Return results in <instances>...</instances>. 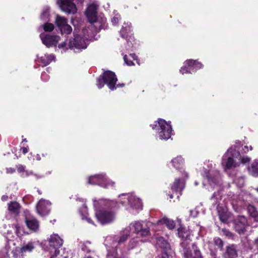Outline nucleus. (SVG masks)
Returning <instances> with one entry per match:
<instances>
[{"label":"nucleus","mask_w":258,"mask_h":258,"mask_svg":"<svg viewBox=\"0 0 258 258\" xmlns=\"http://www.w3.org/2000/svg\"><path fill=\"white\" fill-rule=\"evenodd\" d=\"M242 197L237 199V196L234 194H230L228 195H223L221 191H218L217 192H214L211 200L213 201V203L217 206V209L218 213L220 220L223 222V224H228L230 221L231 214L228 210L226 204H227V200L231 202V204L236 212H239L242 209L243 205L242 203V201L244 202L247 201L248 195L245 196L244 197L241 196Z\"/></svg>","instance_id":"nucleus-1"},{"label":"nucleus","mask_w":258,"mask_h":258,"mask_svg":"<svg viewBox=\"0 0 258 258\" xmlns=\"http://www.w3.org/2000/svg\"><path fill=\"white\" fill-rule=\"evenodd\" d=\"M95 216L101 224H109L115 219L113 209L117 206V202L106 199H93Z\"/></svg>","instance_id":"nucleus-2"},{"label":"nucleus","mask_w":258,"mask_h":258,"mask_svg":"<svg viewBox=\"0 0 258 258\" xmlns=\"http://www.w3.org/2000/svg\"><path fill=\"white\" fill-rule=\"evenodd\" d=\"M238 145H235L230 148L223 156L221 165L225 170L235 168L240 164L248 163L251 158L247 156H242L238 151V146L242 145L238 142Z\"/></svg>","instance_id":"nucleus-3"},{"label":"nucleus","mask_w":258,"mask_h":258,"mask_svg":"<svg viewBox=\"0 0 258 258\" xmlns=\"http://www.w3.org/2000/svg\"><path fill=\"white\" fill-rule=\"evenodd\" d=\"M98 6L95 3L88 5L85 12V15L88 21L91 24H94L96 31L105 29L107 28L106 18L102 15H97Z\"/></svg>","instance_id":"nucleus-4"},{"label":"nucleus","mask_w":258,"mask_h":258,"mask_svg":"<svg viewBox=\"0 0 258 258\" xmlns=\"http://www.w3.org/2000/svg\"><path fill=\"white\" fill-rule=\"evenodd\" d=\"M202 175L204 177L203 186L209 191L221 186V178L219 171L213 167L212 165L211 168L208 170H205Z\"/></svg>","instance_id":"nucleus-5"},{"label":"nucleus","mask_w":258,"mask_h":258,"mask_svg":"<svg viewBox=\"0 0 258 258\" xmlns=\"http://www.w3.org/2000/svg\"><path fill=\"white\" fill-rule=\"evenodd\" d=\"M153 130L155 131L156 136L161 140H167L172 135V128L170 122L164 119H159L150 125Z\"/></svg>","instance_id":"nucleus-6"},{"label":"nucleus","mask_w":258,"mask_h":258,"mask_svg":"<svg viewBox=\"0 0 258 258\" xmlns=\"http://www.w3.org/2000/svg\"><path fill=\"white\" fill-rule=\"evenodd\" d=\"M48 250L50 255V258H68V254L63 252L60 253L59 248L62 245L63 240L58 234H53L48 238Z\"/></svg>","instance_id":"nucleus-7"},{"label":"nucleus","mask_w":258,"mask_h":258,"mask_svg":"<svg viewBox=\"0 0 258 258\" xmlns=\"http://www.w3.org/2000/svg\"><path fill=\"white\" fill-rule=\"evenodd\" d=\"M117 81V79L115 73L110 71H107L98 78L96 85L99 89H101L105 84H106L108 87L113 91L117 87L124 86L123 84H118L116 86Z\"/></svg>","instance_id":"nucleus-8"},{"label":"nucleus","mask_w":258,"mask_h":258,"mask_svg":"<svg viewBox=\"0 0 258 258\" xmlns=\"http://www.w3.org/2000/svg\"><path fill=\"white\" fill-rule=\"evenodd\" d=\"M118 202L123 206H128L133 210L138 213L142 209V203L134 193L122 194L118 196Z\"/></svg>","instance_id":"nucleus-9"},{"label":"nucleus","mask_w":258,"mask_h":258,"mask_svg":"<svg viewBox=\"0 0 258 258\" xmlns=\"http://www.w3.org/2000/svg\"><path fill=\"white\" fill-rule=\"evenodd\" d=\"M87 182L89 184L98 185L104 188H112L115 185V182L108 178L104 173L89 176Z\"/></svg>","instance_id":"nucleus-10"},{"label":"nucleus","mask_w":258,"mask_h":258,"mask_svg":"<svg viewBox=\"0 0 258 258\" xmlns=\"http://www.w3.org/2000/svg\"><path fill=\"white\" fill-rule=\"evenodd\" d=\"M203 68V64L196 60L188 59L184 61L180 70L182 74H192Z\"/></svg>","instance_id":"nucleus-11"},{"label":"nucleus","mask_w":258,"mask_h":258,"mask_svg":"<svg viewBox=\"0 0 258 258\" xmlns=\"http://www.w3.org/2000/svg\"><path fill=\"white\" fill-rule=\"evenodd\" d=\"M182 177L181 178H176L171 185L172 190L174 192L177 198L181 195V191L184 187L185 179L188 177V173L184 171L182 172Z\"/></svg>","instance_id":"nucleus-12"},{"label":"nucleus","mask_w":258,"mask_h":258,"mask_svg":"<svg viewBox=\"0 0 258 258\" xmlns=\"http://www.w3.org/2000/svg\"><path fill=\"white\" fill-rule=\"evenodd\" d=\"M178 235L183 241L180 245L183 248H187L189 246L191 240L189 238L191 231L189 227H179L177 229Z\"/></svg>","instance_id":"nucleus-13"},{"label":"nucleus","mask_w":258,"mask_h":258,"mask_svg":"<svg viewBox=\"0 0 258 258\" xmlns=\"http://www.w3.org/2000/svg\"><path fill=\"white\" fill-rule=\"evenodd\" d=\"M67 45L70 49L74 50L76 52H79L81 50V36L80 34H75L73 40L70 41L68 44L66 41L61 43L58 45V48H66Z\"/></svg>","instance_id":"nucleus-14"},{"label":"nucleus","mask_w":258,"mask_h":258,"mask_svg":"<svg viewBox=\"0 0 258 258\" xmlns=\"http://www.w3.org/2000/svg\"><path fill=\"white\" fill-rule=\"evenodd\" d=\"M40 37L43 44L47 47L55 46L60 40L59 36L56 35L42 33L40 34Z\"/></svg>","instance_id":"nucleus-15"},{"label":"nucleus","mask_w":258,"mask_h":258,"mask_svg":"<svg viewBox=\"0 0 258 258\" xmlns=\"http://www.w3.org/2000/svg\"><path fill=\"white\" fill-rule=\"evenodd\" d=\"M74 0H57V3L60 9L68 14H75L77 12L76 5Z\"/></svg>","instance_id":"nucleus-16"},{"label":"nucleus","mask_w":258,"mask_h":258,"mask_svg":"<svg viewBox=\"0 0 258 258\" xmlns=\"http://www.w3.org/2000/svg\"><path fill=\"white\" fill-rule=\"evenodd\" d=\"M55 23L62 34H70L72 31L71 26L68 24L66 18L59 15H56Z\"/></svg>","instance_id":"nucleus-17"},{"label":"nucleus","mask_w":258,"mask_h":258,"mask_svg":"<svg viewBox=\"0 0 258 258\" xmlns=\"http://www.w3.org/2000/svg\"><path fill=\"white\" fill-rule=\"evenodd\" d=\"M51 203L43 199L38 202L36 209L37 213L41 216L48 215L50 212Z\"/></svg>","instance_id":"nucleus-18"},{"label":"nucleus","mask_w":258,"mask_h":258,"mask_svg":"<svg viewBox=\"0 0 258 258\" xmlns=\"http://www.w3.org/2000/svg\"><path fill=\"white\" fill-rule=\"evenodd\" d=\"M192 247L194 251L189 250V246L187 248H184V258H203L200 250L198 248L195 243L192 244Z\"/></svg>","instance_id":"nucleus-19"},{"label":"nucleus","mask_w":258,"mask_h":258,"mask_svg":"<svg viewBox=\"0 0 258 258\" xmlns=\"http://www.w3.org/2000/svg\"><path fill=\"white\" fill-rule=\"evenodd\" d=\"M91 31L88 29L82 30V49H86L92 39Z\"/></svg>","instance_id":"nucleus-20"},{"label":"nucleus","mask_w":258,"mask_h":258,"mask_svg":"<svg viewBox=\"0 0 258 258\" xmlns=\"http://www.w3.org/2000/svg\"><path fill=\"white\" fill-rule=\"evenodd\" d=\"M222 256L223 258H236L238 256L236 246L233 244L226 246Z\"/></svg>","instance_id":"nucleus-21"},{"label":"nucleus","mask_w":258,"mask_h":258,"mask_svg":"<svg viewBox=\"0 0 258 258\" xmlns=\"http://www.w3.org/2000/svg\"><path fill=\"white\" fill-rule=\"evenodd\" d=\"M39 227H15L14 230L18 236H21L24 234H29L33 232H36Z\"/></svg>","instance_id":"nucleus-22"},{"label":"nucleus","mask_w":258,"mask_h":258,"mask_svg":"<svg viewBox=\"0 0 258 258\" xmlns=\"http://www.w3.org/2000/svg\"><path fill=\"white\" fill-rule=\"evenodd\" d=\"M156 245L162 249V252H171L170 244L163 237H156Z\"/></svg>","instance_id":"nucleus-23"},{"label":"nucleus","mask_w":258,"mask_h":258,"mask_svg":"<svg viewBox=\"0 0 258 258\" xmlns=\"http://www.w3.org/2000/svg\"><path fill=\"white\" fill-rule=\"evenodd\" d=\"M171 163L173 167L177 170H181L184 166V160L182 156H177L171 160Z\"/></svg>","instance_id":"nucleus-24"},{"label":"nucleus","mask_w":258,"mask_h":258,"mask_svg":"<svg viewBox=\"0 0 258 258\" xmlns=\"http://www.w3.org/2000/svg\"><path fill=\"white\" fill-rule=\"evenodd\" d=\"M86 202V200H82V203H83L82 205V220L88 221L89 224H93L92 220L88 216V208Z\"/></svg>","instance_id":"nucleus-25"},{"label":"nucleus","mask_w":258,"mask_h":258,"mask_svg":"<svg viewBox=\"0 0 258 258\" xmlns=\"http://www.w3.org/2000/svg\"><path fill=\"white\" fill-rule=\"evenodd\" d=\"M131 32V24L130 22H124L122 26L120 31V35L121 37L127 39L129 34Z\"/></svg>","instance_id":"nucleus-26"},{"label":"nucleus","mask_w":258,"mask_h":258,"mask_svg":"<svg viewBox=\"0 0 258 258\" xmlns=\"http://www.w3.org/2000/svg\"><path fill=\"white\" fill-rule=\"evenodd\" d=\"M130 227H126L122 231V233L121 234V235L118 237V239L116 240L118 244H121L125 242L128 239L130 235Z\"/></svg>","instance_id":"nucleus-27"},{"label":"nucleus","mask_w":258,"mask_h":258,"mask_svg":"<svg viewBox=\"0 0 258 258\" xmlns=\"http://www.w3.org/2000/svg\"><path fill=\"white\" fill-rule=\"evenodd\" d=\"M55 56L53 54H45L44 56L38 58V61L42 64V66L44 67L49 64L51 61L54 59Z\"/></svg>","instance_id":"nucleus-28"},{"label":"nucleus","mask_w":258,"mask_h":258,"mask_svg":"<svg viewBox=\"0 0 258 258\" xmlns=\"http://www.w3.org/2000/svg\"><path fill=\"white\" fill-rule=\"evenodd\" d=\"M249 173L254 177H258V159H255L248 167Z\"/></svg>","instance_id":"nucleus-29"},{"label":"nucleus","mask_w":258,"mask_h":258,"mask_svg":"<svg viewBox=\"0 0 258 258\" xmlns=\"http://www.w3.org/2000/svg\"><path fill=\"white\" fill-rule=\"evenodd\" d=\"M21 206L17 202H11L8 203L9 210L15 214L18 215L20 213Z\"/></svg>","instance_id":"nucleus-30"},{"label":"nucleus","mask_w":258,"mask_h":258,"mask_svg":"<svg viewBox=\"0 0 258 258\" xmlns=\"http://www.w3.org/2000/svg\"><path fill=\"white\" fill-rule=\"evenodd\" d=\"M34 243L32 242H29L27 243L24 244L20 249H16V251H18L19 253L23 255L24 253L27 252H31L34 248Z\"/></svg>","instance_id":"nucleus-31"},{"label":"nucleus","mask_w":258,"mask_h":258,"mask_svg":"<svg viewBox=\"0 0 258 258\" xmlns=\"http://www.w3.org/2000/svg\"><path fill=\"white\" fill-rule=\"evenodd\" d=\"M124 62L128 66L134 65L133 60H136L137 62L139 64L137 60V56L134 53H131L129 55H124L123 56Z\"/></svg>","instance_id":"nucleus-32"},{"label":"nucleus","mask_w":258,"mask_h":258,"mask_svg":"<svg viewBox=\"0 0 258 258\" xmlns=\"http://www.w3.org/2000/svg\"><path fill=\"white\" fill-rule=\"evenodd\" d=\"M135 231L137 233L138 236L145 237L150 233L149 227L143 228V227H134Z\"/></svg>","instance_id":"nucleus-33"},{"label":"nucleus","mask_w":258,"mask_h":258,"mask_svg":"<svg viewBox=\"0 0 258 258\" xmlns=\"http://www.w3.org/2000/svg\"><path fill=\"white\" fill-rule=\"evenodd\" d=\"M49 17L50 8L47 6L44 7L40 15V19L44 22H47L49 21Z\"/></svg>","instance_id":"nucleus-34"},{"label":"nucleus","mask_w":258,"mask_h":258,"mask_svg":"<svg viewBox=\"0 0 258 258\" xmlns=\"http://www.w3.org/2000/svg\"><path fill=\"white\" fill-rule=\"evenodd\" d=\"M157 224L158 225H165V226H175V223L171 219H168L166 217L157 221Z\"/></svg>","instance_id":"nucleus-35"},{"label":"nucleus","mask_w":258,"mask_h":258,"mask_svg":"<svg viewBox=\"0 0 258 258\" xmlns=\"http://www.w3.org/2000/svg\"><path fill=\"white\" fill-rule=\"evenodd\" d=\"M25 222L27 226H39V222L33 216L28 215L25 218Z\"/></svg>","instance_id":"nucleus-36"},{"label":"nucleus","mask_w":258,"mask_h":258,"mask_svg":"<svg viewBox=\"0 0 258 258\" xmlns=\"http://www.w3.org/2000/svg\"><path fill=\"white\" fill-rule=\"evenodd\" d=\"M247 211L250 216L254 219V221L258 222V212L256 208L252 205H249L247 207Z\"/></svg>","instance_id":"nucleus-37"},{"label":"nucleus","mask_w":258,"mask_h":258,"mask_svg":"<svg viewBox=\"0 0 258 258\" xmlns=\"http://www.w3.org/2000/svg\"><path fill=\"white\" fill-rule=\"evenodd\" d=\"M235 226H245L247 220L243 216H239L234 221Z\"/></svg>","instance_id":"nucleus-38"},{"label":"nucleus","mask_w":258,"mask_h":258,"mask_svg":"<svg viewBox=\"0 0 258 258\" xmlns=\"http://www.w3.org/2000/svg\"><path fill=\"white\" fill-rule=\"evenodd\" d=\"M10 247L6 245L0 250V258H9V251Z\"/></svg>","instance_id":"nucleus-39"},{"label":"nucleus","mask_w":258,"mask_h":258,"mask_svg":"<svg viewBox=\"0 0 258 258\" xmlns=\"http://www.w3.org/2000/svg\"><path fill=\"white\" fill-rule=\"evenodd\" d=\"M153 223L147 220H139L132 222L130 226H151Z\"/></svg>","instance_id":"nucleus-40"},{"label":"nucleus","mask_w":258,"mask_h":258,"mask_svg":"<svg viewBox=\"0 0 258 258\" xmlns=\"http://www.w3.org/2000/svg\"><path fill=\"white\" fill-rule=\"evenodd\" d=\"M121 17L120 15L116 11H114L113 13V16L111 19L112 25L114 26L117 25Z\"/></svg>","instance_id":"nucleus-41"},{"label":"nucleus","mask_w":258,"mask_h":258,"mask_svg":"<svg viewBox=\"0 0 258 258\" xmlns=\"http://www.w3.org/2000/svg\"><path fill=\"white\" fill-rule=\"evenodd\" d=\"M43 29L46 32H51L54 29V25L52 23L45 22L43 25H42Z\"/></svg>","instance_id":"nucleus-42"},{"label":"nucleus","mask_w":258,"mask_h":258,"mask_svg":"<svg viewBox=\"0 0 258 258\" xmlns=\"http://www.w3.org/2000/svg\"><path fill=\"white\" fill-rule=\"evenodd\" d=\"M214 242L215 245L217 246L218 247L222 250L223 249L224 242L223 240L219 237H215L214 239Z\"/></svg>","instance_id":"nucleus-43"},{"label":"nucleus","mask_w":258,"mask_h":258,"mask_svg":"<svg viewBox=\"0 0 258 258\" xmlns=\"http://www.w3.org/2000/svg\"><path fill=\"white\" fill-rule=\"evenodd\" d=\"M126 39V49L128 51H133V44L132 43L133 38L131 36L129 37L128 39Z\"/></svg>","instance_id":"nucleus-44"},{"label":"nucleus","mask_w":258,"mask_h":258,"mask_svg":"<svg viewBox=\"0 0 258 258\" xmlns=\"http://www.w3.org/2000/svg\"><path fill=\"white\" fill-rule=\"evenodd\" d=\"M91 242L87 241L83 243V247H82V250L86 251L87 252H90L91 250L90 247Z\"/></svg>","instance_id":"nucleus-45"},{"label":"nucleus","mask_w":258,"mask_h":258,"mask_svg":"<svg viewBox=\"0 0 258 258\" xmlns=\"http://www.w3.org/2000/svg\"><path fill=\"white\" fill-rule=\"evenodd\" d=\"M222 232L223 233V234L225 235L227 237L231 238L232 239H234V235L230 231L227 230L226 228H223Z\"/></svg>","instance_id":"nucleus-46"},{"label":"nucleus","mask_w":258,"mask_h":258,"mask_svg":"<svg viewBox=\"0 0 258 258\" xmlns=\"http://www.w3.org/2000/svg\"><path fill=\"white\" fill-rule=\"evenodd\" d=\"M235 184L239 187H242L244 184V179L243 177L236 178L234 180Z\"/></svg>","instance_id":"nucleus-47"},{"label":"nucleus","mask_w":258,"mask_h":258,"mask_svg":"<svg viewBox=\"0 0 258 258\" xmlns=\"http://www.w3.org/2000/svg\"><path fill=\"white\" fill-rule=\"evenodd\" d=\"M17 170L19 172H20V173L24 172V173H25L26 170H25V166L21 165V164H19L17 166Z\"/></svg>","instance_id":"nucleus-48"},{"label":"nucleus","mask_w":258,"mask_h":258,"mask_svg":"<svg viewBox=\"0 0 258 258\" xmlns=\"http://www.w3.org/2000/svg\"><path fill=\"white\" fill-rule=\"evenodd\" d=\"M253 150V148L251 146H248L247 145H245L244 146V147L242 148V152L243 153H246L247 152H248L249 150L252 151Z\"/></svg>","instance_id":"nucleus-49"},{"label":"nucleus","mask_w":258,"mask_h":258,"mask_svg":"<svg viewBox=\"0 0 258 258\" xmlns=\"http://www.w3.org/2000/svg\"><path fill=\"white\" fill-rule=\"evenodd\" d=\"M198 211L196 209H194L190 211V216L193 218L196 217L198 216Z\"/></svg>","instance_id":"nucleus-50"},{"label":"nucleus","mask_w":258,"mask_h":258,"mask_svg":"<svg viewBox=\"0 0 258 258\" xmlns=\"http://www.w3.org/2000/svg\"><path fill=\"white\" fill-rule=\"evenodd\" d=\"M13 258H24L23 255L19 253L18 251H15L13 253Z\"/></svg>","instance_id":"nucleus-51"},{"label":"nucleus","mask_w":258,"mask_h":258,"mask_svg":"<svg viewBox=\"0 0 258 258\" xmlns=\"http://www.w3.org/2000/svg\"><path fill=\"white\" fill-rule=\"evenodd\" d=\"M171 252H162L160 258H169Z\"/></svg>","instance_id":"nucleus-52"},{"label":"nucleus","mask_w":258,"mask_h":258,"mask_svg":"<svg viewBox=\"0 0 258 258\" xmlns=\"http://www.w3.org/2000/svg\"><path fill=\"white\" fill-rule=\"evenodd\" d=\"M41 79L44 81H46L49 79V76L47 75L46 72H43L41 74Z\"/></svg>","instance_id":"nucleus-53"},{"label":"nucleus","mask_w":258,"mask_h":258,"mask_svg":"<svg viewBox=\"0 0 258 258\" xmlns=\"http://www.w3.org/2000/svg\"><path fill=\"white\" fill-rule=\"evenodd\" d=\"M236 231L240 234H243L245 232V231H246L245 227H241V228L236 229Z\"/></svg>","instance_id":"nucleus-54"},{"label":"nucleus","mask_w":258,"mask_h":258,"mask_svg":"<svg viewBox=\"0 0 258 258\" xmlns=\"http://www.w3.org/2000/svg\"><path fill=\"white\" fill-rule=\"evenodd\" d=\"M33 173L32 171H25V173H24L23 174H22V176L23 177H27L30 175H33Z\"/></svg>","instance_id":"nucleus-55"},{"label":"nucleus","mask_w":258,"mask_h":258,"mask_svg":"<svg viewBox=\"0 0 258 258\" xmlns=\"http://www.w3.org/2000/svg\"><path fill=\"white\" fill-rule=\"evenodd\" d=\"M15 171V170L12 168H9L7 169V172L8 173H13Z\"/></svg>","instance_id":"nucleus-56"},{"label":"nucleus","mask_w":258,"mask_h":258,"mask_svg":"<svg viewBox=\"0 0 258 258\" xmlns=\"http://www.w3.org/2000/svg\"><path fill=\"white\" fill-rule=\"evenodd\" d=\"M253 243L258 250V237L254 239Z\"/></svg>","instance_id":"nucleus-57"},{"label":"nucleus","mask_w":258,"mask_h":258,"mask_svg":"<svg viewBox=\"0 0 258 258\" xmlns=\"http://www.w3.org/2000/svg\"><path fill=\"white\" fill-rule=\"evenodd\" d=\"M21 150H22L23 153L24 154H26L28 152V150L27 148H26V147L21 148Z\"/></svg>","instance_id":"nucleus-58"},{"label":"nucleus","mask_w":258,"mask_h":258,"mask_svg":"<svg viewBox=\"0 0 258 258\" xmlns=\"http://www.w3.org/2000/svg\"><path fill=\"white\" fill-rule=\"evenodd\" d=\"M34 176H35L36 179H39L43 177L42 175H38V174H34Z\"/></svg>","instance_id":"nucleus-59"},{"label":"nucleus","mask_w":258,"mask_h":258,"mask_svg":"<svg viewBox=\"0 0 258 258\" xmlns=\"http://www.w3.org/2000/svg\"><path fill=\"white\" fill-rule=\"evenodd\" d=\"M8 198V196H2V200L3 201H7V200Z\"/></svg>","instance_id":"nucleus-60"},{"label":"nucleus","mask_w":258,"mask_h":258,"mask_svg":"<svg viewBox=\"0 0 258 258\" xmlns=\"http://www.w3.org/2000/svg\"><path fill=\"white\" fill-rule=\"evenodd\" d=\"M72 23L75 27V31H77V29H78V28L76 27V24H75V20H72Z\"/></svg>","instance_id":"nucleus-61"},{"label":"nucleus","mask_w":258,"mask_h":258,"mask_svg":"<svg viewBox=\"0 0 258 258\" xmlns=\"http://www.w3.org/2000/svg\"><path fill=\"white\" fill-rule=\"evenodd\" d=\"M177 222H178V224L180 226H181V225H180V224H181V219H179V218H177Z\"/></svg>","instance_id":"nucleus-62"},{"label":"nucleus","mask_w":258,"mask_h":258,"mask_svg":"<svg viewBox=\"0 0 258 258\" xmlns=\"http://www.w3.org/2000/svg\"><path fill=\"white\" fill-rule=\"evenodd\" d=\"M169 197V198L170 199H172L173 198V195L172 194H170V195H168Z\"/></svg>","instance_id":"nucleus-63"},{"label":"nucleus","mask_w":258,"mask_h":258,"mask_svg":"<svg viewBox=\"0 0 258 258\" xmlns=\"http://www.w3.org/2000/svg\"><path fill=\"white\" fill-rule=\"evenodd\" d=\"M84 258H93V257H92L90 256H88L85 257Z\"/></svg>","instance_id":"nucleus-64"}]
</instances>
